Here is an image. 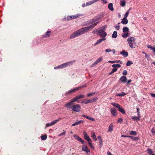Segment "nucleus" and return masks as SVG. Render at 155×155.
I'll list each match as a JSON object with an SVG mask.
<instances>
[{
  "label": "nucleus",
  "mask_w": 155,
  "mask_h": 155,
  "mask_svg": "<svg viewBox=\"0 0 155 155\" xmlns=\"http://www.w3.org/2000/svg\"><path fill=\"white\" fill-rule=\"evenodd\" d=\"M87 32V31L85 27L83 28L74 32L70 36V38L71 39L74 38Z\"/></svg>",
  "instance_id": "f257e3e1"
},
{
  "label": "nucleus",
  "mask_w": 155,
  "mask_h": 155,
  "mask_svg": "<svg viewBox=\"0 0 155 155\" xmlns=\"http://www.w3.org/2000/svg\"><path fill=\"white\" fill-rule=\"evenodd\" d=\"M87 32V31L85 27L83 28L74 32L70 36V38L71 39L74 38Z\"/></svg>",
  "instance_id": "f03ea898"
},
{
  "label": "nucleus",
  "mask_w": 155,
  "mask_h": 155,
  "mask_svg": "<svg viewBox=\"0 0 155 155\" xmlns=\"http://www.w3.org/2000/svg\"><path fill=\"white\" fill-rule=\"evenodd\" d=\"M105 29L104 27H101L98 30V34L101 37L104 38L105 37L107 34L105 31Z\"/></svg>",
  "instance_id": "7ed1b4c3"
},
{
  "label": "nucleus",
  "mask_w": 155,
  "mask_h": 155,
  "mask_svg": "<svg viewBox=\"0 0 155 155\" xmlns=\"http://www.w3.org/2000/svg\"><path fill=\"white\" fill-rule=\"evenodd\" d=\"M81 107L80 105L77 104L76 105H73L72 106V110L73 111L75 112H79L81 110Z\"/></svg>",
  "instance_id": "20e7f679"
},
{
  "label": "nucleus",
  "mask_w": 155,
  "mask_h": 155,
  "mask_svg": "<svg viewBox=\"0 0 155 155\" xmlns=\"http://www.w3.org/2000/svg\"><path fill=\"white\" fill-rule=\"evenodd\" d=\"M75 102L73 99L71 100V101L66 104L64 105V107H67L68 108H72V106L73 105V102Z\"/></svg>",
  "instance_id": "39448f33"
},
{
  "label": "nucleus",
  "mask_w": 155,
  "mask_h": 155,
  "mask_svg": "<svg viewBox=\"0 0 155 155\" xmlns=\"http://www.w3.org/2000/svg\"><path fill=\"white\" fill-rule=\"evenodd\" d=\"M84 95H80L76 96L75 97L73 98V99L75 102L77 101L78 103H79L80 101H78V100L82 98H84Z\"/></svg>",
  "instance_id": "423d86ee"
},
{
  "label": "nucleus",
  "mask_w": 155,
  "mask_h": 155,
  "mask_svg": "<svg viewBox=\"0 0 155 155\" xmlns=\"http://www.w3.org/2000/svg\"><path fill=\"white\" fill-rule=\"evenodd\" d=\"M81 87H77L76 88H74L73 89H71L69 90L66 93V95H68L69 94L73 93H74L76 90H78Z\"/></svg>",
  "instance_id": "0eeeda50"
},
{
  "label": "nucleus",
  "mask_w": 155,
  "mask_h": 155,
  "mask_svg": "<svg viewBox=\"0 0 155 155\" xmlns=\"http://www.w3.org/2000/svg\"><path fill=\"white\" fill-rule=\"evenodd\" d=\"M82 150L87 153L90 152L89 149L88 148L87 145H84L82 146Z\"/></svg>",
  "instance_id": "6e6552de"
},
{
  "label": "nucleus",
  "mask_w": 155,
  "mask_h": 155,
  "mask_svg": "<svg viewBox=\"0 0 155 155\" xmlns=\"http://www.w3.org/2000/svg\"><path fill=\"white\" fill-rule=\"evenodd\" d=\"M79 16V15H73L72 16H68L67 17V20H72L73 19H74L78 18V17Z\"/></svg>",
  "instance_id": "1a4fd4ad"
},
{
  "label": "nucleus",
  "mask_w": 155,
  "mask_h": 155,
  "mask_svg": "<svg viewBox=\"0 0 155 155\" xmlns=\"http://www.w3.org/2000/svg\"><path fill=\"white\" fill-rule=\"evenodd\" d=\"M110 111L111 115L113 116H115L117 115V111L115 108L113 107L111 108L110 110Z\"/></svg>",
  "instance_id": "9d476101"
},
{
  "label": "nucleus",
  "mask_w": 155,
  "mask_h": 155,
  "mask_svg": "<svg viewBox=\"0 0 155 155\" xmlns=\"http://www.w3.org/2000/svg\"><path fill=\"white\" fill-rule=\"evenodd\" d=\"M74 137L78 141L81 142L82 144L84 143V141L81 138H80L78 136L74 134Z\"/></svg>",
  "instance_id": "9b49d317"
},
{
  "label": "nucleus",
  "mask_w": 155,
  "mask_h": 155,
  "mask_svg": "<svg viewBox=\"0 0 155 155\" xmlns=\"http://www.w3.org/2000/svg\"><path fill=\"white\" fill-rule=\"evenodd\" d=\"M100 38L96 42V43L94 44V46H95L97 45L98 44H99L101 43L102 41H105L106 38L105 37L104 38Z\"/></svg>",
  "instance_id": "f8f14e48"
},
{
  "label": "nucleus",
  "mask_w": 155,
  "mask_h": 155,
  "mask_svg": "<svg viewBox=\"0 0 155 155\" xmlns=\"http://www.w3.org/2000/svg\"><path fill=\"white\" fill-rule=\"evenodd\" d=\"M112 105H113L116 108L118 109V110L119 111L121 107H122L119 104L116 103H111Z\"/></svg>",
  "instance_id": "ddd939ff"
},
{
  "label": "nucleus",
  "mask_w": 155,
  "mask_h": 155,
  "mask_svg": "<svg viewBox=\"0 0 155 155\" xmlns=\"http://www.w3.org/2000/svg\"><path fill=\"white\" fill-rule=\"evenodd\" d=\"M75 62V60H74L73 61H70L68 62L64 63V64L66 67H67L72 65Z\"/></svg>",
  "instance_id": "4468645a"
},
{
  "label": "nucleus",
  "mask_w": 155,
  "mask_h": 155,
  "mask_svg": "<svg viewBox=\"0 0 155 155\" xmlns=\"http://www.w3.org/2000/svg\"><path fill=\"white\" fill-rule=\"evenodd\" d=\"M83 134L84 135V139L85 140H86L87 141L91 140V139L90 138V137L87 135V134L86 132H84L83 133Z\"/></svg>",
  "instance_id": "2eb2a0df"
},
{
  "label": "nucleus",
  "mask_w": 155,
  "mask_h": 155,
  "mask_svg": "<svg viewBox=\"0 0 155 155\" xmlns=\"http://www.w3.org/2000/svg\"><path fill=\"white\" fill-rule=\"evenodd\" d=\"M127 78L125 76H122L120 79V80L121 82L125 83L126 81Z\"/></svg>",
  "instance_id": "dca6fc26"
},
{
  "label": "nucleus",
  "mask_w": 155,
  "mask_h": 155,
  "mask_svg": "<svg viewBox=\"0 0 155 155\" xmlns=\"http://www.w3.org/2000/svg\"><path fill=\"white\" fill-rule=\"evenodd\" d=\"M51 32L50 31H48L46 32V34L43 35V37L47 38L49 37L50 36Z\"/></svg>",
  "instance_id": "f3484780"
},
{
  "label": "nucleus",
  "mask_w": 155,
  "mask_h": 155,
  "mask_svg": "<svg viewBox=\"0 0 155 155\" xmlns=\"http://www.w3.org/2000/svg\"><path fill=\"white\" fill-rule=\"evenodd\" d=\"M120 54L125 57H127L128 55V52L127 51H125V50H123L120 52Z\"/></svg>",
  "instance_id": "a211bd4d"
},
{
  "label": "nucleus",
  "mask_w": 155,
  "mask_h": 155,
  "mask_svg": "<svg viewBox=\"0 0 155 155\" xmlns=\"http://www.w3.org/2000/svg\"><path fill=\"white\" fill-rule=\"evenodd\" d=\"M128 22V21L126 18H124L121 23L124 25L127 24Z\"/></svg>",
  "instance_id": "6ab92c4d"
},
{
  "label": "nucleus",
  "mask_w": 155,
  "mask_h": 155,
  "mask_svg": "<svg viewBox=\"0 0 155 155\" xmlns=\"http://www.w3.org/2000/svg\"><path fill=\"white\" fill-rule=\"evenodd\" d=\"M61 120V118H59L58 119H57L56 120L52 121L51 122V124L50 125H54V124H55L57 122H58L59 121Z\"/></svg>",
  "instance_id": "aec40b11"
},
{
  "label": "nucleus",
  "mask_w": 155,
  "mask_h": 155,
  "mask_svg": "<svg viewBox=\"0 0 155 155\" xmlns=\"http://www.w3.org/2000/svg\"><path fill=\"white\" fill-rule=\"evenodd\" d=\"M82 117H84L86 118L87 119L91 120V121H94L95 120V119L94 118H91V117H89L88 116H87L85 115H82Z\"/></svg>",
  "instance_id": "412c9836"
},
{
  "label": "nucleus",
  "mask_w": 155,
  "mask_h": 155,
  "mask_svg": "<svg viewBox=\"0 0 155 155\" xmlns=\"http://www.w3.org/2000/svg\"><path fill=\"white\" fill-rule=\"evenodd\" d=\"M108 8L109 10L111 11H113L114 10L113 6V4L112 3H110L108 5Z\"/></svg>",
  "instance_id": "4be33fe9"
},
{
  "label": "nucleus",
  "mask_w": 155,
  "mask_h": 155,
  "mask_svg": "<svg viewBox=\"0 0 155 155\" xmlns=\"http://www.w3.org/2000/svg\"><path fill=\"white\" fill-rule=\"evenodd\" d=\"M135 40V38L133 37H130L127 40V42H134Z\"/></svg>",
  "instance_id": "5701e85b"
},
{
  "label": "nucleus",
  "mask_w": 155,
  "mask_h": 155,
  "mask_svg": "<svg viewBox=\"0 0 155 155\" xmlns=\"http://www.w3.org/2000/svg\"><path fill=\"white\" fill-rule=\"evenodd\" d=\"M129 137L130 138L133 140L137 141L139 140L138 137H137L129 136Z\"/></svg>",
  "instance_id": "b1692460"
},
{
  "label": "nucleus",
  "mask_w": 155,
  "mask_h": 155,
  "mask_svg": "<svg viewBox=\"0 0 155 155\" xmlns=\"http://www.w3.org/2000/svg\"><path fill=\"white\" fill-rule=\"evenodd\" d=\"M83 122H84V121L83 120H81L78 121L76 122L75 123L73 124L72 125V126H74L76 125H78L79 124L82 123Z\"/></svg>",
  "instance_id": "393cba45"
},
{
  "label": "nucleus",
  "mask_w": 155,
  "mask_h": 155,
  "mask_svg": "<svg viewBox=\"0 0 155 155\" xmlns=\"http://www.w3.org/2000/svg\"><path fill=\"white\" fill-rule=\"evenodd\" d=\"M120 4L121 6L124 7L126 5V2L125 0H122L120 2Z\"/></svg>",
  "instance_id": "a878e982"
},
{
  "label": "nucleus",
  "mask_w": 155,
  "mask_h": 155,
  "mask_svg": "<svg viewBox=\"0 0 155 155\" xmlns=\"http://www.w3.org/2000/svg\"><path fill=\"white\" fill-rule=\"evenodd\" d=\"M113 125L112 124H111L110 125L108 129V132H112L113 131Z\"/></svg>",
  "instance_id": "bb28decb"
},
{
  "label": "nucleus",
  "mask_w": 155,
  "mask_h": 155,
  "mask_svg": "<svg viewBox=\"0 0 155 155\" xmlns=\"http://www.w3.org/2000/svg\"><path fill=\"white\" fill-rule=\"evenodd\" d=\"M91 137L93 138V139L94 140L96 141L97 140V139L96 137L94 132H93L92 133H91Z\"/></svg>",
  "instance_id": "cd10ccee"
},
{
  "label": "nucleus",
  "mask_w": 155,
  "mask_h": 155,
  "mask_svg": "<svg viewBox=\"0 0 155 155\" xmlns=\"http://www.w3.org/2000/svg\"><path fill=\"white\" fill-rule=\"evenodd\" d=\"M113 67L114 68L109 73V75H111L113 73L116 72L117 70V68H115V67Z\"/></svg>",
  "instance_id": "c85d7f7f"
},
{
  "label": "nucleus",
  "mask_w": 155,
  "mask_h": 155,
  "mask_svg": "<svg viewBox=\"0 0 155 155\" xmlns=\"http://www.w3.org/2000/svg\"><path fill=\"white\" fill-rule=\"evenodd\" d=\"M129 29L128 27H124L123 28V31L124 33L128 32L129 31Z\"/></svg>",
  "instance_id": "c756f323"
},
{
  "label": "nucleus",
  "mask_w": 155,
  "mask_h": 155,
  "mask_svg": "<svg viewBox=\"0 0 155 155\" xmlns=\"http://www.w3.org/2000/svg\"><path fill=\"white\" fill-rule=\"evenodd\" d=\"M85 104H87L89 103H91V99H87L84 100L83 102Z\"/></svg>",
  "instance_id": "7c9ffc66"
},
{
  "label": "nucleus",
  "mask_w": 155,
  "mask_h": 155,
  "mask_svg": "<svg viewBox=\"0 0 155 155\" xmlns=\"http://www.w3.org/2000/svg\"><path fill=\"white\" fill-rule=\"evenodd\" d=\"M117 32L116 31H114L112 35V37L113 38H117Z\"/></svg>",
  "instance_id": "2f4dec72"
},
{
  "label": "nucleus",
  "mask_w": 155,
  "mask_h": 155,
  "mask_svg": "<svg viewBox=\"0 0 155 155\" xmlns=\"http://www.w3.org/2000/svg\"><path fill=\"white\" fill-rule=\"evenodd\" d=\"M129 35V34L128 32H126L122 35V37L123 38H127Z\"/></svg>",
  "instance_id": "473e14b6"
},
{
  "label": "nucleus",
  "mask_w": 155,
  "mask_h": 155,
  "mask_svg": "<svg viewBox=\"0 0 155 155\" xmlns=\"http://www.w3.org/2000/svg\"><path fill=\"white\" fill-rule=\"evenodd\" d=\"M132 119L134 120L135 121H139L140 120V118L138 117H132Z\"/></svg>",
  "instance_id": "72a5a7b5"
},
{
  "label": "nucleus",
  "mask_w": 155,
  "mask_h": 155,
  "mask_svg": "<svg viewBox=\"0 0 155 155\" xmlns=\"http://www.w3.org/2000/svg\"><path fill=\"white\" fill-rule=\"evenodd\" d=\"M129 134L131 135H136L137 134V133L136 131L132 130L130 131Z\"/></svg>",
  "instance_id": "f704fd0d"
},
{
  "label": "nucleus",
  "mask_w": 155,
  "mask_h": 155,
  "mask_svg": "<svg viewBox=\"0 0 155 155\" xmlns=\"http://www.w3.org/2000/svg\"><path fill=\"white\" fill-rule=\"evenodd\" d=\"M41 140H45L47 139V136L45 134L41 136Z\"/></svg>",
  "instance_id": "c9c22d12"
},
{
  "label": "nucleus",
  "mask_w": 155,
  "mask_h": 155,
  "mask_svg": "<svg viewBox=\"0 0 155 155\" xmlns=\"http://www.w3.org/2000/svg\"><path fill=\"white\" fill-rule=\"evenodd\" d=\"M119 111L124 114L126 113L125 111L124 110L122 107H121Z\"/></svg>",
  "instance_id": "e433bc0d"
},
{
  "label": "nucleus",
  "mask_w": 155,
  "mask_h": 155,
  "mask_svg": "<svg viewBox=\"0 0 155 155\" xmlns=\"http://www.w3.org/2000/svg\"><path fill=\"white\" fill-rule=\"evenodd\" d=\"M99 21L96 22L95 23H94V24H93L91 26V28H93L95 26H96L97 24H98L99 23Z\"/></svg>",
  "instance_id": "4c0bfd02"
},
{
  "label": "nucleus",
  "mask_w": 155,
  "mask_h": 155,
  "mask_svg": "<svg viewBox=\"0 0 155 155\" xmlns=\"http://www.w3.org/2000/svg\"><path fill=\"white\" fill-rule=\"evenodd\" d=\"M130 10V9H129L128 11H127L126 13L124 15V18H127L129 14V11Z\"/></svg>",
  "instance_id": "58836bf2"
},
{
  "label": "nucleus",
  "mask_w": 155,
  "mask_h": 155,
  "mask_svg": "<svg viewBox=\"0 0 155 155\" xmlns=\"http://www.w3.org/2000/svg\"><path fill=\"white\" fill-rule=\"evenodd\" d=\"M128 43L129 44V46L131 48H134V45L133 43V42H128Z\"/></svg>",
  "instance_id": "ea45409f"
},
{
  "label": "nucleus",
  "mask_w": 155,
  "mask_h": 155,
  "mask_svg": "<svg viewBox=\"0 0 155 155\" xmlns=\"http://www.w3.org/2000/svg\"><path fill=\"white\" fill-rule=\"evenodd\" d=\"M112 67H115V68H120L121 67V65L120 64H114L113 65H112Z\"/></svg>",
  "instance_id": "a19ab883"
},
{
  "label": "nucleus",
  "mask_w": 155,
  "mask_h": 155,
  "mask_svg": "<svg viewBox=\"0 0 155 155\" xmlns=\"http://www.w3.org/2000/svg\"><path fill=\"white\" fill-rule=\"evenodd\" d=\"M95 94V92H92L88 94L87 96L88 97H90L91 96H92L93 95H94Z\"/></svg>",
  "instance_id": "79ce46f5"
},
{
  "label": "nucleus",
  "mask_w": 155,
  "mask_h": 155,
  "mask_svg": "<svg viewBox=\"0 0 155 155\" xmlns=\"http://www.w3.org/2000/svg\"><path fill=\"white\" fill-rule=\"evenodd\" d=\"M126 95V94L125 93H124L123 92H122L121 93L119 94H117V96H120V97H122Z\"/></svg>",
  "instance_id": "37998d69"
},
{
  "label": "nucleus",
  "mask_w": 155,
  "mask_h": 155,
  "mask_svg": "<svg viewBox=\"0 0 155 155\" xmlns=\"http://www.w3.org/2000/svg\"><path fill=\"white\" fill-rule=\"evenodd\" d=\"M59 68H64L66 67L64 63L63 64L60 65H59Z\"/></svg>",
  "instance_id": "c03bdc74"
},
{
  "label": "nucleus",
  "mask_w": 155,
  "mask_h": 155,
  "mask_svg": "<svg viewBox=\"0 0 155 155\" xmlns=\"http://www.w3.org/2000/svg\"><path fill=\"white\" fill-rule=\"evenodd\" d=\"M132 64L133 63L132 61H127V63L126 64V65L127 66H129Z\"/></svg>",
  "instance_id": "a18cd8bd"
},
{
  "label": "nucleus",
  "mask_w": 155,
  "mask_h": 155,
  "mask_svg": "<svg viewBox=\"0 0 155 155\" xmlns=\"http://www.w3.org/2000/svg\"><path fill=\"white\" fill-rule=\"evenodd\" d=\"M147 151L148 152V153L149 154H151L153 153L152 150L150 148H148L147 149Z\"/></svg>",
  "instance_id": "49530a36"
},
{
  "label": "nucleus",
  "mask_w": 155,
  "mask_h": 155,
  "mask_svg": "<svg viewBox=\"0 0 155 155\" xmlns=\"http://www.w3.org/2000/svg\"><path fill=\"white\" fill-rule=\"evenodd\" d=\"M86 29L87 30V31H90V30H92V28H91V26L89 25L88 26L85 27Z\"/></svg>",
  "instance_id": "de8ad7c7"
},
{
  "label": "nucleus",
  "mask_w": 155,
  "mask_h": 155,
  "mask_svg": "<svg viewBox=\"0 0 155 155\" xmlns=\"http://www.w3.org/2000/svg\"><path fill=\"white\" fill-rule=\"evenodd\" d=\"M151 132L152 134L153 135H155V129L153 127L152 129L151 130Z\"/></svg>",
  "instance_id": "09e8293b"
},
{
  "label": "nucleus",
  "mask_w": 155,
  "mask_h": 155,
  "mask_svg": "<svg viewBox=\"0 0 155 155\" xmlns=\"http://www.w3.org/2000/svg\"><path fill=\"white\" fill-rule=\"evenodd\" d=\"M123 120L122 118H120L117 120V123H122Z\"/></svg>",
  "instance_id": "8fccbe9b"
},
{
  "label": "nucleus",
  "mask_w": 155,
  "mask_h": 155,
  "mask_svg": "<svg viewBox=\"0 0 155 155\" xmlns=\"http://www.w3.org/2000/svg\"><path fill=\"white\" fill-rule=\"evenodd\" d=\"M98 99V98L97 97H95L93 99H91V103L95 102Z\"/></svg>",
  "instance_id": "3c124183"
},
{
  "label": "nucleus",
  "mask_w": 155,
  "mask_h": 155,
  "mask_svg": "<svg viewBox=\"0 0 155 155\" xmlns=\"http://www.w3.org/2000/svg\"><path fill=\"white\" fill-rule=\"evenodd\" d=\"M96 21V20H95V18H93V19H92L90 20V23H89V24H91V23L94 22Z\"/></svg>",
  "instance_id": "603ef678"
},
{
  "label": "nucleus",
  "mask_w": 155,
  "mask_h": 155,
  "mask_svg": "<svg viewBox=\"0 0 155 155\" xmlns=\"http://www.w3.org/2000/svg\"><path fill=\"white\" fill-rule=\"evenodd\" d=\"M92 4H93V2L92 1H91L90 2H89L86 3V6H88L89 5H90Z\"/></svg>",
  "instance_id": "864d4df0"
},
{
  "label": "nucleus",
  "mask_w": 155,
  "mask_h": 155,
  "mask_svg": "<svg viewBox=\"0 0 155 155\" xmlns=\"http://www.w3.org/2000/svg\"><path fill=\"white\" fill-rule=\"evenodd\" d=\"M102 60V57H100L98 59H97L96 61H97L99 63Z\"/></svg>",
  "instance_id": "5fc2aeb1"
},
{
  "label": "nucleus",
  "mask_w": 155,
  "mask_h": 155,
  "mask_svg": "<svg viewBox=\"0 0 155 155\" xmlns=\"http://www.w3.org/2000/svg\"><path fill=\"white\" fill-rule=\"evenodd\" d=\"M97 138L98 139V140L99 141V142H101V141H102V139L101 138V136H99L97 137Z\"/></svg>",
  "instance_id": "6e6d98bb"
},
{
  "label": "nucleus",
  "mask_w": 155,
  "mask_h": 155,
  "mask_svg": "<svg viewBox=\"0 0 155 155\" xmlns=\"http://www.w3.org/2000/svg\"><path fill=\"white\" fill-rule=\"evenodd\" d=\"M115 63H119L120 64H122L123 63L120 60H116L115 61Z\"/></svg>",
  "instance_id": "4d7b16f0"
},
{
  "label": "nucleus",
  "mask_w": 155,
  "mask_h": 155,
  "mask_svg": "<svg viewBox=\"0 0 155 155\" xmlns=\"http://www.w3.org/2000/svg\"><path fill=\"white\" fill-rule=\"evenodd\" d=\"M65 134V131L64 130H63V132L59 134L58 136H61L63 135H64Z\"/></svg>",
  "instance_id": "13d9d810"
},
{
  "label": "nucleus",
  "mask_w": 155,
  "mask_h": 155,
  "mask_svg": "<svg viewBox=\"0 0 155 155\" xmlns=\"http://www.w3.org/2000/svg\"><path fill=\"white\" fill-rule=\"evenodd\" d=\"M115 28L117 30H118L120 29V26L118 25H116L115 26Z\"/></svg>",
  "instance_id": "bf43d9fd"
},
{
  "label": "nucleus",
  "mask_w": 155,
  "mask_h": 155,
  "mask_svg": "<svg viewBox=\"0 0 155 155\" xmlns=\"http://www.w3.org/2000/svg\"><path fill=\"white\" fill-rule=\"evenodd\" d=\"M127 74V71L126 70H124L123 72V74L124 75H126Z\"/></svg>",
  "instance_id": "052dcab7"
},
{
  "label": "nucleus",
  "mask_w": 155,
  "mask_h": 155,
  "mask_svg": "<svg viewBox=\"0 0 155 155\" xmlns=\"http://www.w3.org/2000/svg\"><path fill=\"white\" fill-rule=\"evenodd\" d=\"M111 51H112V50L110 48L106 49L105 50V51L106 52H111Z\"/></svg>",
  "instance_id": "680f3d73"
},
{
  "label": "nucleus",
  "mask_w": 155,
  "mask_h": 155,
  "mask_svg": "<svg viewBox=\"0 0 155 155\" xmlns=\"http://www.w3.org/2000/svg\"><path fill=\"white\" fill-rule=\"evenodd\" d=\"M100 18H99V16H97L95 17V20H96V21H98V20L100 19Z\"/></svg>",
  "instance_id": "e2e57ef3"
},
{
  "label": "nucleus",
  "mask_w": 155,
  "mask_h": 155,
  "mask_svg": "<svg viewBox=\"0 0 155 155\" xmlns=\"http://www.w3.org/2000/svg\"><path fill=\"white\" fill-rule=\"evenodd\" d=\"M97 32H98V29H94L93 31V33L95 34Z\"/></svg>",
  "instance_id": "0e129e2a"
},
{
  "label": "nucleus",
  "mask_w": 155,
  "mask_h": 155,
  "mask_svg": "<svg viewBox=\"0 0 155 155\" xmlns=\"http://www.w3.org/2000/svg\"><path fill=\"white\" fill-rule=\"evenodd\" d=\"M148 47L149 48H150L152 50H153V48H154L152 47V46L150 45H149Z\"/></svg>",
  "instance_id": "69168bd1"
},
{
  "label": "nucleus",
  "mask_w": 155,
  "mask_h": 155,
  "mask_svg": "<svg viewBox=\"0 0 155 155\" xmlns=\"http://www.w3.org/2000/svg\"><path fill=\"white\" fill-rule=\"evenodd\" d=\"M131 81L132 80L131 79L129 80L127 82V84H129Z\"/></svg>",
  "instance_id": "338daca9"
},
{
  "label": "nucleus",
  "mask_w": 155,
  "mask_h": 155,
  "mask_svg": "<svg viewBox=\"0 0 155 155\" xmlns=\"http://www.w3.org/2000/svg\"><path fill=\"white\" fill-rule=\"evenodd\" d=\"M150 94L152 97H155V94L153 93H150Z\"/></svg>",
  "instance_id": "774afa93"
}]
</instances>
